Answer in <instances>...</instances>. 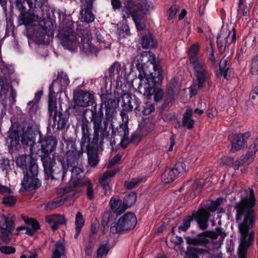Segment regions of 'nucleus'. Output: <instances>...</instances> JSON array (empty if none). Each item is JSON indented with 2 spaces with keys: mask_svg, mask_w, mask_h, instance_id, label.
I'll return each instance as SVG.
<instances>
[{
  "mask_svg": "<svg viewBox=\"0 0 258 258\" xmlns=\"http://www.w3.org/2000/svg\"><path fill=\"white\" fill-rule=\"evenodd\" d=\"M136 67L139 72L138 78L141 82L140 89H144L143 96L147 99H153L155 103H161L157 107L160 113L169 110L175 102V92L172 88L166 91L161 88L163 80V70L155 56L151 57L142 54L137 59Z\"/></svg>",
  "mask_w": 258,
  "mask_h": 258,
  "instance_id": "1",
  "label": "nucleus"
},
{
  "mask_svg": "<svg viewBox=\"0 0 258 258\" xmlns=\"http://www.w3.org/2000/svg\"><path fill=\"white\" fill-rule=\"evenodd\" d=\"M256 199L254 190L249 187L244 191L240 200L235 203V221L238 225L239 247L238 258H247V250L253 244L257 215L254 210Z\"/></svg>",
  "mask_w": 258,
  "mask_h": 258,
  "instance_id": "2",
  "label": "nucleus"
},
{
  "mask_svg": "<svg viewBox=\"0 0 258 258\" xmlns=\"http://www.w3.org/2000/svg\"><path fill=\"white\" fill-rule=\"evenodd\" d=\"M199 52L200 47L197 43L192 44L188 51L189 61L193 67L198 89H202L204 84L209 81L211 75L205 62L199 58Z\"/></svg>",
  "mask_w": 258,
  "mask_h": 258,
  "instance_id": "3",
  "label": "nucleus"
},
{
  "mask_svg": "<svg viewBox=\"0 0 258 258\" xmlns=\"http://www.w3.org/2000/svg\"><path fill=\"white\" fill-rule=\"evenodd\" d=\"M46 3V0H16V9L20 13L18 17L19 24L25 26L32 25L38 18L34 9L41 8Z\"/></svg>",
  "mask_w": 258,
  "mask_h": 258,
  "instance_id": "4",
  "label": "nucleus"
},
{
  "mask_svg": "<svg viewBox=\"0 0 258 258\" xmlns=\"http://www.w3.org/2000/svg\"><path fill=\"white\" fill-rule=\"evenodd\" d=\"M124 5L122 8L123 19L132 17L138 31L144 30L146 25L141 22V20L148 10L147 2L142 0H126Z\"/></svg>",
  "mask_w": 258,
  "mask_h": 258,
  "instance_id": "5",
  "label": "nucleus"
},
{
  "mask_svg": "<svg viewBox=\"0 0 258 258\" xmlns=\"http://www.w3.org/2000/svg\"><path fill=\"white\" fill-rule=\"evenodd\" d=\"M34 23L25 26L28 30V36L33 37L37 44H49L54 35L52 22L44 19L39 22L38 25H34Z\"/></svg>",
  "mask_w": 258,
  "mask_h": 258,
  "instance_id": "6",
  "label": "nucleus"
},
{
  "mask_svg": "<svg viewBox=\"0 0 258 258\" xmlns=\"http://www.w3.org/2000/svg\"><path fill=\"white\" fill-rule=\"evenodd\" d=\"M103 103L96 104L91 110V121L93 123L94 136L101 137V140H104L109 136L108 119L105 117L104 119Z\"/></svg>",
  "mask_w": 258,
  "mask_h": 258,
  "instance_id": "7",
  "label": "nucleus"
},
{
  "mask_svg": "<svg viewBox=\"0 0 258 258\" xmlns=\"http://www.w3.org/2000/svg\"><path fill=\"white\" fill-rule=\"evenodd\" d=\"M38 140L36 146L38 150L36 155L39 157L49 156L53 153L57 147L58 139L51 134L43 135L41 131H38Z\"/></svg>",
  "mask_w": 258,
  "mask_h": 258,
  "instance_id": "8",
  "label": "nucleus"
},
{
  "mask_svg": "<svg viewBox=\"0 0 258 258\" xmlns=\"http://www.w3.org/2000/svg\"><path fill=\"white\" fill-rule=\"evenodd\" d=\"M78 163L79 161L74 163H70L68 166H66L63 163H61L62 167V180H64L65 174L68 170H70L72 173L71 179L68 183L67 192L71 191L73 188L79 187L81 182H83L86 179H88L85 177L83 169L77 166Z\"/></svg>",
  "mask_w": 258,
  "mask_h": 258,
  "instance_id": "9",
  "label": "nucleus"
},
{
  "mask_svg": "<svg viewBox=\"0 0 258 258\" xmlns=\"http://www.w3.org/2000/svg\"><path fill=\"white\" fill-rule=\"evenodd\" d=\"M137 219L135 214L128 212L121 216L117 222L111 224L110 231L113 234H122L128 232L136 226Z\"/></svg>",
  "mask_w": 258,
  "mask_h": 258,
  "instance_id": "10",
  "label": "nucleus"
},
{
  "mask_svg": "<svg viewBox=\"0 0 258 258\" xmlns=\"http://www.w3.org/2000/svg\"><path fill=\"white\" fill-rule=\"evenodd\" d=\"M38 167L30 169L29 171L23 173L24 176L21 180V188L19 192L24 194L26 191H35L40 188L42 182L38 177Z\"/></svg>",
  "mask_w": 258,
  "mask_h": 258,
  "instance_id": "11",
  "label": "nucleus"
},
{
  "mask_svg": "<svg viewBox=\"0 0 258 258\" xmlns=\"http://www.w3.org/2000/svg\"><path fill=\"white\" fill-rule=\"evenodd\" d=\"M57 37L61 44L70 50L73 51L76 47L77 37L74 31V22L68 21L65 26L58 30Z\"/></svg>",
  "mask_w": 258,
  "mask_h": 258,
  "instance_id": "12",
  "label": "nucleus"
},
{
  "mask_svg": "<svg viewBox=\"0 0 258 258\" xmlns=\"http://www.w3.org/2000/svg\"><path fill=\"white\" fill-rule=\"evenodd\" d=\"M207 220V217L202 211H194L183 219L182 223L178 227L179 231H186L190 227L191 222L194 221L197 222L200 229L204 231L208 227Z\"/></svg>",
  "mask_w": 258,
  "mask_h": 258,
  "instance_id": "13",
  "label": "nucleus"
},
{
  "mask_svg": "<svg viewBox=\"0 0 258 258\" xmlns=\"http://www.w3.org/2000/svg\"><path fill=\"white\" fill-rule=\"evenodd\" d=\"M48 114L49 122L53 121L52 127L54 128L56 125L57 130H61L65 128L68 119L66 115L60 111H58L57 102L55 100H48Z\"/></svg>",
  "mask_w": 258,
  "mask_h": 258,
  "instance_id": "14",
  "label": "nucleus"
},
{
  "mask_svg": "<svg viewBox=\"0 0 258 258\" xmlns=\"http://www.w3.org/2000/svg\"><path fill=\"white\" fill-rule=\"evenodd\" d=\"M40 157L43 167L45 179L58 180L61 177L62 172H56L55 170L56 163L54 154H52V157L49 156Z\"/></svg>",
  "mask_w": 258,
  "mask_h": 258,
  "instance_id": "15",
  "label": "nucleus"
},
{
  "mask_svg": "<svg viewBox=\"0 0 258 258\" xmlns=\"http://www.w3.org/2000/svg\"><path fill=\"white\" fill-rule=\"evenodd\" d=\"M104 141L102 142L101 137L94 136L92 144L86 146L88 164L92 167L96 166L99 162V148L103 145Z\"/></svg>",
  "mask_w": 258,
  "mask_h": 258,
  "instance_id": "16",
  "label": "nucleus"
},
{
  "mask_svg": "<svg viewBox=\"0 0 258 258\" xmlns=\"http://www.w3.org/2000/svg\"><path fill=\"white\" fill-rule=\"evenodd\" d=\"M186 167L184 162H178L175 163L173 167L166 168L161 175L162 181L165 183L173 182L186 172Z\"/></svg>",
  "mask_w": 258,
  "mask_h": 258,
  "instance_id": "17",
  "label": "nucleus"
},
{
  "mask_svg": "<svg viewBox=\"0 0 258 258\" xmlns=\"http://www.w3.org/2000/svg\"><path fill=\"white\" fill-rule=\"evenodd\" d=\"M102 102L105 109V116L107 119H110L115 116L116 113V108L119 106L120 101L119 98L113 96L111 94L105 93L101 96Z\"/></svg>",
  "mask_w": 258,
  "mask_h": 258,
  "instance_id": "18",
  "label": "nucleus"
},
{
  "mask_svg": "<svg viewBox=\"0 0 258 258\" xmlns=\"http://www.w3.org/2000/svg\"><path fill=\"white\" fill-rule=\"evenodd\" d=\"M67 151L64 156L59 157V161L63 163L66 166H68L70 163H74L79 161V159L83 156L84 148H81L80 150H77L75 143L70 141L67 143Z\"/></svg>",
  "mask_w": 258,
  "mask_h": 258,
  "instance_id": "19",
  "label": "nucleus"
},
{
  "mask_svg": "<svg viewBox=\"0 0 258 258\" xmlns=\"http://www.w3.org/2000/svg\"><path fill=\"white\" fill-rule=\"evenodd\" d=\"M74 101L73 108L76 110L80 107H86L95 103L94 94L82 90L74 92Z\"/></svg>",
  "mask_w": 258,
  "mask_h": 258,
  "instance_id": "20",
  "label": "nucleus"
},
{
  "mask_svg": "<svg viewBox=\"0 0 258 258\" xmlns=\"http://www.w3.org/2000/svg\"><path fill=\"white\" fill-rule=\"evenodd\" d=\"M251 133L247 132L244 134H237L230 135L228 136V140L230 141L232 147L230 151L235 153L245 147H247V143L251 140L250 138Z\"/></svg>",
  "mask_w": 258,
  "mask_h": 258,
  "instance_id": "21",
  "label": "nucleus"
},
{
  "mask_svg": "<svg viewBox=\"0 0 258 258\" xmlns=\"http://www.w3.org/2000/svg\"><path fill=\"white\" fill-rule=\"evenodd\" d=\"M8 135L5 139L6 145L8 147L9 152L12 154L21 149L20 133L18 128L12 125L8 132Z\"/></svg>",
  "mask_w": 258,
  "mask_h": 258,
  "instance_id": "22",
  "label": "nucleus"
},
{
  "mask_svg": "<svg viewBox=\"0 0 258 258\" xmlns=\"http://www.w3.org/2000/svg\"><path fill=\"white\" fill-rule=\"evenodd\" d=\"M215 235L216 233L213 231H205L198 233L196 237L187 236L184 237V239L186 244L189 245L206 247L210 242L207 238H213Z\"/></svg>",
  "mask_w": 258,
  "mask_h": 258,
  "instance_id": "23",
  "label": "nucleus"
},
{
  "mask_svg": "<svg viewBox=\"0 0 258 258\" xmlns=\"http://www.w3.org/2000/svg\"><path fill=\"white\" fill-rule=\"evenodd\" d=\"M38 131L34 130L32 126H28L26 130L23 128L22 134L20 133L21 146L24 148L29 147L32 150L34 145H36V137L38 135Z\"/></svg>",
  "mask_w": 258,
  "mask_h": 258,
  "instance_id": "24",
  "label": "nucleus"
},
{
  "mask_svg": "<svg viewBox=\"0 0 258 258\" xmlns=\"http://www.w3.org/2000/svg\"><path fill=\"white\" fill-rule=\"evenodd\" d=\"M15 162L17 168H19L23 173L38 167L37 160L31 155H20L16 159Z\"/></svg>",
  "mask_w": 258,
  "mask_h": 258,
  "instance_id": "25",
  "label": "nucleus"
},
{
  "mask_svg": "<svg viewBox=\"0 0 258 258\" xmlns=\"http://www.w3.org/2000/svg\"><path fill=\"white\" fill-rule=\"evenodd\" d=\"M81 127L82 133L81 147L86 148V146L90 145L92 144L94 138V132L92 134V128L90 125L89 121L85 115L82 118Z\"/></svg>",
  "mask_w": 258,
  "mask_h": 258,
  "instance_id": "26",
  "label": "nucleus"
},
{
  "mask_svg": "<svg viewBox=\"0 0 258 258\" xmlns=\"http://www.w3.org/2000/svg\"><path fill=\"white\" fill-rule=\"evenodd\" d=\"M45 220L46 222L51 225V229L53 231L58 229L59 225H66L67 223L64 216L60 214L46 216Z\"/></svg>",
  "mask_w": 258,
  "mask_h": 258,
  "instance_id": "27",
  "label": "nucleus"
},
{
  "mask_svg": "<svg viewBox=\"0 0 258 258\" xmlns=\"http://www.w3.org/2000/svg\"><path fill=\"white\" fill-rule=\"evenodd\" d=\"M22 219L26 225L32 227L31 229L27 227L25 232L26 234L29 236H33L35 232L40 229V225L36 219L23 216Z\"/></svg>",
  "mask_w": 258,
  "mask_h": 258,
  "instance_id": "28",
  "label": "nucleus"
},
{
  "mask_svg": "<svg viewBox=\"0 0 258 258\" xmlns=\"http://www.w3.org/2000/svg\"><path fill=\"white\" fill-rule=\"evenodd\" d=\"M140 43L144 49L153 48L157 46V42L153 38V35L148 31L145 32L141 38Z\"/></svg>",
  "mask_w": 258,
  "mask_h": 258,
  "instance_id": "29",
  "label": "nucleus"
},
{
  "mask_svg": "<svg viewBox=\"0 0 258 258\" xmlns=\"http://www.w3.org/2000/svg\"><path fill=\"white\" fill-rule=\"evenodd\" d=\"M80 1L84 4L85 13L82 16L84 21L87 23L93 22L94 20L95 17L91 11V9L93 8L94 0H80Z\"/></svg>",
  "mask_w": 258,
  "mask_h": 258,
  "instance_id": "30",
  "label": "nucleus"
},
{
  "mask_svg": "<svg viewBox=\"0 0 258 258\" xmlns=\"http://www.w3.org/2000/svg\"><path fill=\"white\" fill-rule=\"evenodd\" d=\"M109 206L112 212L116 214V217L124 213L121 211L123 201L120 199L118 196H113L111 198Z\"/></svg>",
  "mask_w": 258,
  "mask_h": 258,
  "instance_id": "31",
  "label": "nucleus"
},
{
  "mask_svg": "<svg viewBox=\"0 0 258 258\" xmlns=\"http://www.w3.org/2000/svg\"><path fill=\"white\" fill-rule=\"evenodd\" d=\"M122 70L121 63L118 61H115L108 69V71L105 74V77L107 78L110 81L112 79L114 80V76L115 71L118 74L119 78L122 77L123 71L120 74V71Z\"/></svg>",
  "mask_w": 258,
  "mask_h": 258,
  "instance_id": "32",
  "label": "nucleus"
},
{
  "mask_svg": "<svg viewBox=\"0 0 258 258\" xmlns=\"http://www.w3.org/2000/svg\"><path fill=\"white\" fill-rule=\"evenodd\" d=\"M110 125L112 128V136H113V135L119 136L122 138L128 137V121L121 123L119 124V126L115 129L113 128L112 123H111Z\"/></svg>",
  "mask_w": 258,
  "mask_h": 258,
  "instance_id": "33",
  "label": "nucleus"
},
{
  "mask_svg": "<svg viewBox=\"0 0 258 258\" xmlns=\"http://www.w3.org/2000/svg\"><path fill=\"white\" fill-rule=\"evenodd\" d=\"M222 200L221 198H218L216 201H212L207 203L205 208H200L198 210L202 211L207 217V224L209 225V220L210 217L209 212H213L217 210L218 207L220 205V201Z\"/></svg>",
  "mask_w": 258,
  "mask_h": 258,
  "instance_id": "34",
  "label": "nucleus"
},
{
  "mask_svg": "<svg viewBox=\"0 0 258 258\" xmlns=\"http://www.w3.org/2000/svg\"><path fill=\"white\" fill-rule=\"evenodd\" d=\"M56 83H58V89L57 93L64 91L70 83V80L68 75L63 72H58Z\"/></svg>",
  "mask_w": 258,
  "mask_h": 258,
  "instance_id": "35",
  "label": "nucleus"
},
{
  "mask_svg": "<svg viewBox=\"0 0 258 258\" xmlns=\"http://www.w3.org/2000/svg\"><path fill=\"white\" fill-rule=\"evenodd\" d=\"M189 245L187 247L185 255L188 258H199V254H207L209 253L207 249L196 247L195 246Z\"/></svg>",
  "mask_w": 258,
  "mask_h": 258,
  "instance_id": "36",
  "label": "nucleus"
},
{
  "mask_svg": "<svg viewBox=\"0 0 258 258\" xmlns=\"http://www.w3.org/2000/svg\"><path fill=\"white\" fill-rule=\"evenodd\" d=\"M193 111L191 109H187L183 114L182 126L191 130L195 124V120L191 118Z\"/></svg>",
  "mask_w": 258,
  "mask_h": 258,
  "instance_id": "37",
  "label": "nucleus"
},
{
  "mask_svg": "<svg viewBox=\"0 0 258 258\" xmlns=\"http://www.w3.org/2000/svg\"><path fill=\"white\" fill-rule=\"evenodd\" d=\"M137 201V195L134 191L124 196L123 201V206L122 207V212L124 211L133 206Z\"/></svg>",
  "mask_w": 258,
  "mask_h": 258,
  "instance_id": "38",
  "label": "nucleus"
},
{
  "mask_svg": "<svg viewBox=\"0 0 258 258\" xmlns=\"http://www.w3.org/2000/svg\"><path fill=\"white\" fill-rule=\"evenodd\" d=\"M43 95L42 91H39L35 94V97L33 100L28 103V109L29 113H33L36 111V109L38 107V102H39Z\"/></svg>",
  "mask_w": 258,
  "mask_h": 258,
  "instance_id": "39",
  "label": "nucleus"
},
{
  "mask_svg": "<svg viewBox=\"0 0 258 258\" xmlns=\"http://www.w3.org/2000/svg\"><path fill=\"white\" fill-rule=\"evenodd\" d=\"M85 224L84 219L80 212H78L76 215L75 218V234L74 238L77 239L79 236L82 227Z\"/></svg>",
  "mask_w": 258,
  "mask_h": 258,
  "instance_id": "40",
  "label": "nucleus"
},
{
  "mask_svg": "<svg viewBox=\"0 0 258 258\" xmlns=\"http://www.w3.org/2000/svg\"><path fill=\"white\" fill-rule=\"evenodd\" d=\"M66 247L64 244L60 241H58L54 245V249L51 258H61L65 255Z\"/></svg>",
  "mask_w": 258,
  "mask_h": 258,
  "instance_id": "41",
  "label": "nucleus"
},
{
  "mask_svg": "<svg viewBox=\"0 0 258 258\" xmlns=\"http://www.w3.org/2000/svg\"><path fill=\"white\" fill-rule=\"evenodd\" d=\"M65 200L62 197H58L48 202L44 207L46 211H50L56 209L64 204Z\"/></svg>",
  "mask_w": 258,
  "mask_h": 258,
  "instance_id": "42",
  "label": "nucleus"
},
{
  "mask_svg": "<svg viewBox=\"0 0 258 258\" xmlns=\"http://www.w3.org/2000/svg\"><path fill=\"white\" fill-rule=\"evenodd\" d=\"M222 34H218L217 36V44L220 54H223L225 51L226 44L228 42V35L221 36Z\"/></svg>",
  "mask_w": 258,
  "mask_h": 258,
  "instance_id": "43",
  "label": "nucleus"
},
{
  "mask_svg": "<svg viewBox=\"0 0 258 258\" xmlns=\"http://www.w3.org/2000/svg\"><path fill=\"white\" fill-rule=\"evenodd\" d=\"M83 185L86 186V195L87 198L90 200L94 199V196L93 185L89 178L86 179L83 182H81L79 186H82Z\"/></svg>",
  "mask_w": 258,
  "mask_h": 258,
  "instance_id": "44",
  "label": "nucleus"
},
{
  "mask_svg": "<svg viewBox=\"0 0 258 258\" xmlns=\"http://www.w3.org/2000/svg\"><path fill=\"white\" fill-rule=\"evenodd\" d=\"M147 178L145 177L134 178L130 181H125L124 186L127 189H132L137 186L140 183L145 182Z\"/></svg>",
  "mask_w": 258,
  "mask_h": 258,
  "instance_id": "45",
  "label": "nucleus"
},
{
  "mask_svg": "<svg viewBox=\"0 0 258 258\" xmlns=\"http://www.w3.org/2000/svg\"><path fill=\"white\" fill-rule=\"evenodd\" d=\"M116 173L115 170L106 171L103 174L102 177L99 179L101 185L104 187L109 185V178L113 177Z\"/></svg>",
  "mask_w": 258,
  "mask_h": 258,
  "instance_id": "46",
  "label": "nucleus"
},
{
  "mask_svg": "<svg viewBox=\"0 0 258 258\" xmlns=\"http://www.w3.org/2000/svg\"><path fill=\"white\" fill-rule=\"evenodd\" d=\"M138 128L142 135H147L153 131V126L151 122L143 120L139 124Z\"/></svg>",
  "mask_w": 258,
  "mask_h": 258,
  "instance_id": "47",
  "label": "nucleus"
},
{
  "mask_svg": "<svg viewBox=\"0 0 258 258\" xmlns=\"http://www.w3.org/2000/svg\"><path fill=\"white\" fill-rule=\"evenodd\" d=\"M108 240L101 243L97 250V258H102L104 255H107L109 251Z\"/></svg>",
  "mask_w": 258,
  "mask_h": 258,
  "instance_id": "48",
  "label": "nucleus"
},
{
  "mask_svg": "<svg viewBox=\"0 0 258 258\" xmlns=\"http://www.w3.org/2000/svg\"><path fill=\"white\" fill-rule=\"evenodd\" d=\"M12 232L5 229V228L0 227V239L6 244H8L11 240Z\"/></svg>",
  "mask_w": 258,
  "mask_h": 258,
  "instance_id": "49",
  "label": "nucleus"
},
{
  "mask_svg": "<svg viewBox=\"0 0 258 258\" xmlns=\"http://www.w3.org/2000/svg\"><path fill=\"white\" fill-rule=\"evenodd\" d=\"M0 169L8 173L11 169L10 160L3 156L0 157Z\"/></svg>",
  "mask_w": 258,
  "mask_h": 258,
  "instance_id": "50",
  "label": "nucleus"
},
{
  "mask_svg": "<svg viewBox=\"0 0 258 258\" xmlns=\"http://www.w3.org/2000/svg\"><path fill=\"white\" fill-rule=\"evenodd\" d=\"M216 76L218 78L223 76L224 79L229 80L231 78V69L229 67H228L224 70L217 71Z\"/></svg>",
  "mask_w": 258,
  "mask_h": 258,
  "instance_id": "51",
  "label": "nucleus"
},
{
  "mask_svg": "<svg viewBox=\"0 0 258 258\" xmlns=\"http://www.w3.org/2000/svg\"><path fill=\"white\" fill-rule=\"evenodd\" d=\"M16 199L13 196H6L3 198L2 204L10 207H13L16 204Z\"/></svg>",
  "mask_w": 258,
  "mask_h": 258,
  "instance_id": "52",
  "label": "nucleus"
},
{
  "mask_svg": "<svg viewBox=\"0 0 258 258\" xmlns=\"http://www.w3.org/2000/svg\"><path fill=\"white\" fill-rule=\"evenodd\" d=\"M141 104L140 100L135 95L132 96V103L130 105H127V111H132L134 108L135 109H138L140 107Z\"/></svg>",
  "mask_w": 258,
  "mask_h": 258,
  "instance_id": "53",
  "label": "nucleus"
},
{
  "mask_svg": "<svg viewBox=\"0 0 258 258\" xmlns=\"http://www.w3.org/2000/svg\"><path fill=\"white\" fill-rule=\"evenodd\" d=\"M256 151L254 150L251 147H249L248 151H247V153L245 154V156H241V157L243 159L244 161L247 162L249 161V162H251L253 161L254 155Z\"/></svg>",
  "mask_w": 258,
  "mask_h": 258,
  "instance_id": "54",
  "label": "nucleus"
},
{
  "mask_svg": "<svg viewBox=\"0 0 258 258\" xmlns=\"http://www.w3.org/2000/svg\"><path fill=\"white\" fill-rule=\"evenodd\" d=\"M122 100V108L123 109L127 111V105H130L132 103V96L130 94H124L121 96Z\"/></svg>",
  "mask_w": 258,
  "mask_h": 258,
  "instance_id": "55",
  "label": "nucleus"
},
{
  "mask_svg": "<svg viewBox=\"0 0 258 258\" xmlns=\"http://www.w3.org/2000/svg\"><path fill=\"white\" fill-rule=\"evenodd\" d=\"M5 223L6 225V228L7 230H9V232H12L14 231L15 229V221L14 220L10 219L9 217H6V216H3Z\"/></svg>",
  "mask_w": 258,
  "mask_h": 258,
  "instance_id": "56",
  "label": "nucleus"
},
{
  "mask_svg": "<svg viewBox=\"0 0 258 258\" xmlns=\"http://www.w3.org/2000/svg\"><path fill=\"white\" fill-rule=\"evenodd\" d=\"M155 109V104L154 103L146 102L142 112L144 115H147L154 111Z\"/></svg>",
  "mask_w": 258,
  "mask_h": 258,
  "instance_id": "57",
  "label": "nucleus"
},
{
  "mask_svg": "<svg viewBox=\"0 0 258 258\" xmlns=\"http://www.w3.org/2000/svg\"><path fill=\"white\" fill-rule=\"evenodd\" d=\"M118 33L120 36H122L123 38L126 36L130 35V28L128 25L122 24L119 30Z\"/></svg>",
  "mask_w": 258,
  "mask_h": 258,
  "instance_id": "58",
  "label": "nucleus"
},
{
  "mask_svg": "<svg viewBox=\"0 0 258 258\" xmlns=\"http://www.w3.org/2000/svg\"><path fill=\"white\" fill-rule=\"evenodd\" d=\"M0 251L5 254H11L16 252V248L12 246H0Z\"/></svg>",
  "mask_w": 258,
  "mask_h": 258,
  "instance_id": "59",
  "label": "nucleus"
},
{
  "mask_svg": "<svg viewBox=\"0 0 258 258\" xmlns=\"http://www.w3.org/2000/svg\"><path fill=\"white\" fill-rule=\"evenodd\" d=\"M56 80H53L51 84L49 86V94H48V100L56 101L55 92V91L54 89V85L55 83Z\"/></svg>",
  "mask_w": 258,
  "mask_h": 258,
  "instance_id": "60",
  "label": "nucleus"
},
{
  "mask_svg": "<svg viewBox=\"0 0 258 258\" xmlns=\"http://www.w3.org/2000/svg\"><path fill=\"white\" fill-rule=\"evenodd\" d=\"M207 51L209 53V60H210L213 63H215L216 60L214 55V51L212 42L210 43L209 46L207 47Z\"/></svg>",
  "mask_w": 258,
  "mask_h": 258,
  "instance_id": "61",
  "label": "nucleus"
},
{
  "mask_svg": "<svg viewBox=\"0 0 258 258\" xmlns=\"http://www.w3.org/2000/svg\"><path fill=\"white\" fill-rule=\"evenodd\" d=\"M7 105L3 103L0 104V131L1 130V125L3 122V118L6 114Z\"/></svg>",
  "mask_w": 258,
  "mask_h": 258,
  "instance_id": "62",
  "label": "nucleus"
},
{
  "mask_svg": "<svg viewBox=\"0 0 258 258\" xmlns=\"http://www.w3.org/2000/svg\"><path fill=\"white\" fill-rule=\"evenodd\" d=\"M94 244L92 240L90 239L88 243L86 245L85 251L87 255H90L92 254V250L94 248Z\"/></svg>",
  "mask_w": 258,
  "mask_h": 258,
  "instance_id": "63",
  "label": "nucleus"
},
{
  "mask_svg": "<svg viewBox=\"0 0 258 258\" xmlns=\"http://www.w3.org/2000/svg\"><path fill=\"white\" fill-rule=\"evenodd\" d=\"M82 48L84 49H86V51H87L88 50V48L89 51L91 52V53H93V52L95 53L96 52V50L97 49V47L95 45H92V44H90L88 42H87L85 44H82Z\"/></svg>",
  "mask_w": 258,
  "mask_h": 258,
  "instance_id": "64",
  "label": "nucleus"
}]
</instances>
